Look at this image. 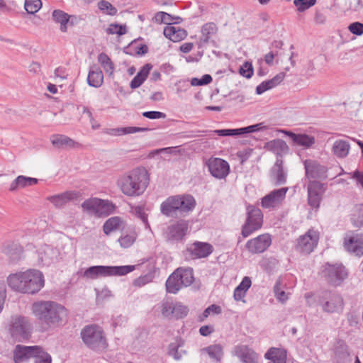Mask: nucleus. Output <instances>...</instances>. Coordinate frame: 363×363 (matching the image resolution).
Instances as JSON below:
<instances>
[{"label": "nucleus", "instance_id": "nucleus-25", "mask_svg": "<svg viewBox=\"0 0 363 363\" xmlns=\"http://www.w3.org/2000/svg\"><path fill=\"white\" fill-rule=\"evenodd\" d=\"M80 194L75 191H67L62 194L51 196L48 199L55 207L61 208L70 201L77 200Z\"/></svg>", "mask_w": 363, "mask_h": 363}, {"label": "nucleus", "instance_id": "nucleus-58", "mask_svg": "<svg viewBox=\"0 0 363 363\" xmlns=\"http://www.w3.org/2000/svg\"><path fill=\"white\" fill-rule=\"evenodd\" d=\"M265 128L266 127L263 125V123H259L249 126L240 128V134L241 135L243 134L255 133L260 130H263L265 129Z\"/></svg>", "mask_w": 363, "mask_h": 363}, {"label": "nucleus", "instance_id": "nucleus-41", "mask_svg": "<svg viewBox=\"0 0 363 363\" xmlns=\"http://www.w3.org/2000/svg\"><path fill=\"white\" fill-rule=\"evenodd\" d=\"M22 252V248L14 243L7 244L3 248V252L13 260L19 259Z\"/></svg>", "mask_w": 363, "mask_h": 363}, {"label": "nucleus", "instance_id": "nucleus-13", "mask_svg": "<svg viewBox=\"0 0 363 363\" xmlns=\"http://www.w3.org/2000/svg\"><path fill=\"white\" fill-rule=\"evenodd\" d=\"M213 252V247L211 244L196 241L186 247L184 256L186 260L197 259L208 257Z\"/></svg>", "mask_w": 363, "mask_h": 363}, {"label": "nucleus", "instance_id": "nucleus-47", "mask_svg": "<svg viewBox=\"0 0 363 363\" xmlns=\"http://www.w3.org/2000/svg\"><path fill=\"white\" fill-rule=\"evenodd\" d=\"M98 8L103 13L106 15L115 16L117 13V9L106 0L99 1Z\"/></svg>", "mask_w": 363, "mask_h": 363}, {"label": "nucleus", "instance_id": "nucleus-12", "mask_svg": "<svg viewBox=\"0 0 363 363\" xmlns=\"http://www.w3.org/2000/svg\"><path fill=\"white\" fill-rule=\"evenodd\" d=\"M320 304L327 313H340L344 307L342 297L336 291H325L322 293Z\"/></svg>", "mask_w": 363, "mask_h": 363}, {"label": "nucleus", "instance_id": "nucleus-46", "mask_svg": "<svg viewBox=\"0 0 363 363\" xmlns=\"http://www.w3.org/2000/svg\"><path fill=\"white\" fill-rule=\"evenodd\" d=\"M281 281L280 279L277 280L274 286V294L276 298L281 303L286 302L289 299V293H286L281 287Z\"/></svg>", "mask_w": 363, "mask_h": 363}, {"label": "nucleus", "instance_id": "nucleus-33", "mask_svg": "<svg viewBox=\"0 0 363 363\" xmlns=\"http://www.w3.org/2000/svg\"><path fill=\"white\" fill-rule=\"evenodd\" d=\"M264 358L273 363H286V351L283 348L271 347L264 354Z\"/></svg>", "mask_w": 363, "mask_h": 363}, {"label": "nucleus", "instance_id": "nucleus-10", "mask_svg": "<svg viewBox=\"0 0 363 363\" xmlns=\"http://www.w3.org/2000/svg\"><path fill=\"white\" fill-rule=\"evenodd\" d=\"M135 269V265H96L87 268L84 272V276L90 279H96L101 277H108L114 276H124L128 274V273H130Z\"/></svg>", "mask_w": 363, "mask_h": 363}, {"label": "nucleus", "instance_id": "nucleus-60", "mask_svg": "<svg viewBox=\"0 0 363 363\" xmlns=\"http://www.w3.org/2000/svg\"><path fill=\"white\" fill-rule=\"evenodd\" d=\"M152 68V65L151 64H145L137 73V77L139 78L143 83L146 80Z\"/></svg>", "mask_w": 363, "mask_h": 363}, {"label": "nucleus", "instance_id": "nucleus-6", "mask_svg": "<svg viewBox=\"0 0 363 363\" xmlns=\"http://www.w3.org/2000/svg\"><path fill=\"white\" fill-rule=\"evenodd\" d=\"M80 336L84 345L91 350L101 351L108 346L105 333L99 325H85L81 330Z\"/></svg>", "mask_w": 363, "mask_h": 363}, {"label": "nucleus", "instance_id": "nucleus-24", "mask_svg": "<svg viewBox=\"0 0 363 363\" xmlns=\"http://www.w3.org/2000/svg\"><path fill=\"white\" fill-rule=\"evenodd\" d=\"M145 274L140 276L134 281V285L141 287L153 281L159 274V268L156 266V262L154 259L147 261L145 265Z\"/></svg>", "mask_w": 363, "mask_h": 363}, {"label": "nucleus", "instance_id": "nucleus-48", "mask_svg": "<svg viewBox=\"0 0 363 363\" xmlns=\"http://www.w3.org/2000/svg\"><path fill=\"white\" fill-rule=\"evenodd\" d=\"M199 133H206L208 132L214 133L218 136L225 137V136H237L240 135V128L235 129H218L214 130H199Z\"/></svg>", "mask_w": 363, "mask_h": 363}, {"label": "nucleus", "instance_id": "nucleus-50", "mask_svg": "<svg viewBox=\"0 0 363 363\" xmlns=\"http://www.w3.org/2000/svg\"><path fill=\"white\" fill-rule=\"evenodd\" d=\"M99 203H100V199L98 198H91L86 199L82 203V208L84 211H92L96 216L97 207L99 206Z\"/></svg>", "mask_w": 363, "mask_h": 363}, {"label": "nucleus", "instance_id": "nucleus-30", "mask_svg": "<svg viewBox=\"0 0 363 363\" xmlns=\"http://www.w3.org/2000/svg\"><path fill=\"white\" fill-rule=\"evenodd\" d=\"M284 77L285 74L284 72H280L274 76L272 79L262 82L256 87V94L257 95H261L266 91L276 87L280 84V83L284 80Z\"/></svg>", "mask_w": 363, "mask_h": 363}, {"label": "nucleus", "instance_id": "nucleus-16", "mask_svg": "<svg viewBox=\"0 0 363 363\" xmlns=\"http://www.w3.org/2000/svg\"><path fill=\"white\" fill-rule=\"evenodd\" d=\"M271 244V236L266 233L249 240L245 244V247L251 254H260L264 252Z\"/></svg>", "mask_w": 363, "mask_h": 363}, {"label": "nucleus", "instance_id": "nucleus-35", "mask_svg": "<svg viewBox=\"0 0 363 363\" xmlns=\"http://www.w3.org/2000/svg\"><path fill=\"white\" fill-rule=\"evenodd\" d=\"M148 130H150L148 128L128 126L109 129L108 131V134L113 136H121L139 132H146Z\"/></svg>", "mask_w": 363, "mask_h": 363}, {"label": "nucleus", "instance_id": "nucleus-29", "mask_svg": "<svg viewBox=\"0 0 363 363\" xmlns=\"http://www.w3.org/2000/svg\"><path fill=\"white\" fill-rule=\"evenodd\" d=\"M104 82V74L100 67L97 65L90 67L88 76L87 83L90 86L99 88Z\"/></svg>", "mask_w": 363, "mask_h": 363}, {"label": "nucleus", "instance_id": "nucleus-38", "mask_svg": "<svg viewBox=\"0 0 363 363\" xmlns=\"http://www.w3.org/2000/svg\"><path fill=\"white\" fill-rule=\"evenodd\" d=\"M267 148L277 155L286 153L289 150L286 143L281 139L273 140L267 143Z\"/></svg>", "mask_w": 363, "mask_h": 363}, {"label": "nucleus", "instance_id": "nucleus-15", "mask_svg": "<svg viewBox=\"0 0 363 363\" xmlns=\"http://www.w3.org/2000/svg\"><path fill=\"white\" fill-rule=\"evenodd\" d=\"M39 345L26 346L16 345L13 350L14 363H27L38 354Z\"/></svg>", "mask_w": 363, "mask_h": 363}, {"label": "nucleus", "instance_id": "nucleus-7", "mask_svg": "<svg viewBox=\"0 0 363 363\" xmlns=\"http://www.w3.org/2000/svg\"><path fill=\"white\" fill-rule=\"evenodd\" d=\"M320 274L322 279L330 286H341L349 277V270L342 262L323 263Z\"/></svg>", "mask_w": 363, "mask_h": 363}, {"label": "nucleus", "instance_id": "nucleus-17", "mask_svg": "<svg viewBox=\"0 0 363 363\" xmlns=\"http://www.w3.org/2000/svg\"><path fill=\"white\" fill-rule=\"evenodd\" d=\"M206 164L211 174L215 178L224 179L230 172V165L223 159L210 158Z\"/></svg>", "mask_w": 363, "mask_h": 363}, {"label": "nucleus", "instance_id": "nucleus-14", "mask_svg": "<svg viewBox=\"0 0 363 363\" xmlns=\"http://www.w3.org/2000/svg\"><path fill=\"white\" fill-rule=\"evenodd\" d=\"M188 229V222L184 220H180L177 223L167 226L164 233V235L168 242L177 243L184 240Z\"/></svg>", "mask_w": 363, "mask_h": 363}, {"label": "nucleus", "instance_id": "nucleus-40", "mask_svg": "<svg viewBox=\"0 0 363 363\" xmlns=\"http://www.w3.org/2000/svg\"><path fill=\"white\" fill-rule=\"evenodd\" d=\"M153 19L157 23H165L172 26V23H175L174 21L181 20L182 18L179 16H173L164 11H159L155 13Z\"/></svg>", "mask_w": 363, "mask_h": 363}, {"label": "nucleus", "instance_id": "nucleus-62", "mask_svg": "<svg viewBox=\"0 0 363 363\" xmlns=\"http://www.w3.org/2000/svg\"><path fill=\"white\" fill-rule=\"evenodd\" d=\"M107 32L110 34H117L118 35H122L126 33V27L119 25H110L109 28L107 29Z\"/></svg>", "mask_w": 363, "mask_h": 363}, {"label": "nucleus", "instance_id": "nucleus-52", "mask_svg": "<svg viewBox=\"0 0 363 363\" xmlns=\"http://www.w3.org/2000/svg\"><path fill=\"white\" fill-rule=\"evenodd\" d=\"M38 354L33 357V363H52L51 355L41 346L39 347Z\"/></svg>", "mask_w": 363, "mask_h": 363}, {"label": "nucleus", "instance_id": "nucleus-39", "mask_svg": "<svg viewBox=\"0 0 363 363\" xmlns=\"http://www.w3.org/2000/svg\"><path fill=\"white\" fill-rule=\"evenodd\" d=\"M114 205L108 200L100 199V203L97 207L96 216L98 217H106L114 211Z\"/></svg>", "mask_w": 363, "mask_h": 363}, {"label": "nucleus", "instance_id": "nucleus-31", "mask_svg": "<svg viewBox=\"0 0 363 363\" xmlns=\"http://www.w3.org/2000/svg\"><path fill=\"white\" fill-rule=\"evenodd\" d=\"M52 18L55 22L60 23V30L62 32L67 31V24L73 25L74 20H77L75 16H69L62 10H55L52 12Z\"/></svg>", "mask_w": 363, "mask_h": 363}, {"label": "nucleus", "instance_id": "nucleus-20", "mask_svg": "<svg viewBox=\"0 0 363 363\" xmlns=\"http://www.w3.org/2000/svg\"><path fill=\"white\" fill-rule=\"evenodd\" d=\"M312 233H315V231L309 230L306 234L298 238L296 245V248L298 251L306 255L313 251L316 246L318 239L315 235H312Z\"/></svg>", "mask_w": 363, "mask_h": 363}, {"label": "nucleus", "instance_id": "nucleus-18", "mask_svg": "<svg viewBox=\"0 0 363 363\" xmlns=\"http://www.w3.org/2000/svg\"><path fill=\"white\" fill-rule=\"evenodd\" d=\"M189 308L181 302L164 303L162 308V313L167 318H174L177 320L182 319L187 316Z\"/></svg>", "mask_w": 363, "mask_h": 363}, {"label": "nucleus", "instance_id": "nucleus-63", "mask_svg": "<svg viewBox=\"0 0 363 363\" xmlns=\"http://www.w3.org/2000/svg\"><path fill=\"white\" fill-rule=\"evenodd\" d=\"M276 202L274 199L272 197L270 194L264 196L261 201V206L262 208H269L272 207H274L276 205Z\"/></svg>", "mask_w": 363, "mask_h": 363}, {"label": "nucleus", "instance_id": "nucleus-28", "mask_svg": "<svg viewBox=\"0 0 363 363\" xmlns=\"http://www.w3.org/2000/svg\"><path fill=\"white\" fill-rule=\"evenodd\" d=\"M163 33L165 38L174 43L180 42L187 36V32L185 29L173 26H167L164 28Z\"/></svg>", "mask_w": 363, "mask_h": 363}, {"label": "nucleus", "instance_id": "nucleus-11", "mask_svg": "<svg viewBox=\"0 0 363 363\" xmlns=\"http://www.w3.org/2000/svg\"><path fill=\"white\" fill-rule=\"evenodd\" d=\"M263 224V214L261 210L253 206L247 207V217L242 226L241 234L243 238H247L254 232L259 230Z\"/></svg>", "mask_w": 363, "mask_h": 363}, {"label": "nucleus", "instance_id": "nucleus-27", "mask_svg": "<svg viewBox=\"0 0 363 363\" xmlns=\"http://www.w3.org/2000/svg\"><path fill=\"white\" fill-rule=\"evenodd\" d=\"M282 132L290 138L293 142L294 145L308 148L315 143V138L312 136H309L307 134L294 133L288 130H283Z\"/></svg>", "mask_w": 363, "mask_h": 363}, {"label": "nucleus", "instance_id": "nucleus-1", "mask_svg": "<svg viewBox=\"0 0 363 363\" xmlns=\"http://www.w3.org/2000/svg\"><path fill=\"white\" fill-rule=\"evenodd\" d=\"M31 311L42 333L62 325L68 316V310L54 301H35L31 306Z\"/></svg>", "mask_w": 363, "mask_h": 363}, {"label": "nucleus", "instance_id": "nucleus-56", "mask_svg": "<svg viewBox=\"0 0 363 363\" xmlns=\"http://www.w3.org/2000/svg\"><path fill=\"white\" fill-rule=\"evenodd\" d=\"M316 0H294V4L299 12H303L312 6L315 5Z\"/></svg>", "mask_w": 363, "mask_h": 363}, {"label": "nucleus", "instance_id": "nucleus-5", "mask_svg": "<svg viewBox=\"0 0 363 363\" xmlns=\"http://www.w3.org/2000/svg\"><path fill=\"white\" fill-rule=\"evenodd\" d=\"M303 164L305 176L302 182L307 189L308 204L313 208H318V162L306 160Z\"/></svg>", "mask_w": 363, "mask_h": 363}, {"label": "nucleus", "instance_id": "nucleus-43", "mask_svg": "<svg viewBox=\"0 0 363 363\" xmlns=\"http://www.w3.org/2000/svg\"><path fill=\"white\" fill-rule=\"evenodd\" d=\"M351 223L354 228L363 227V204L355 207L354 212L352 214Z\"/></svg>", "mask_w": 363, "mask_h": 363}, {"label": "nucleus", "instance_id": "nucleus-9", "mask_svg": "<svg viewBox=\"0 0 363 363\" xmlns=\"http://www.w3.org/2000/svg\"><path fill=\"white\" fill-rule=\"evenodd\" d=\"M194 281V277L192 268L179 267L166 280V291L167 293L176 294L182 288L190 286Z\"/></svg>", "mask_w": 363, "mask_h": 363}, {"label": "nucleus", "instance_id": "nucleus-55", "mask_svg": "<svg viewBox=\"0 0 363 363\" xmlns=\"http://www.w3.org/2000/svg\"><path fill=\"white\" fill-rule=\"evenodd\" d=\"M134 212L135 216L142 220L145 225V228L146 229L150 230V225L147 219V214L145 212L144 207L141 206H138L135 207Z\"/></svg>", "mask_w": 363, "mask_h": 363}, {"label": "nucleus", "instance_id": "nucleus-51", "mask_svg": "<svg viewBox=\"0 0 363 363\" xmlns=\"http://www.w3.org/2000/svg\"><path fill=\"white\" fill-rule=\"evenodd\" d=\"M42 6L40 0H26L24 8L28 13L35 14Z\"/></svg>", "mask_w": 363, "mask_h": 363}, {"label": "nucleus", "instance_id": "nucleus-23", "mask_svg": "<svg viewBox=\"0 0 363 363\" xmlns=\"http://www.w3.org/2000/svg\"><path fill=\"white\" fill-rule=\"evenodd\" d=\"M218 27L214 22H207L201 28L199 41L202 44H216Z\"/></svg>", "mask_w": 363, "mask_h": 363}, {"label": "nucleus", "instance_id": "nucleus-36", "mask_svg": "<svg viewBox=\"0 0 363 363\" xmlns=\"http://www.w3.org/2000/svg\"><path fill=\"white\" fill-rule=\"evenodd\" d=\"M350 149V145L348 141L338 140L334 143L332 151L336 157L339 158H344L348 155Z\"/></svg>", "mask_w": 363, "mask_h": 363}, {"label": "nucleus", "instance_id": "nucleus-44", "mask_svg": "<svg viewBox=\"0 0 363 363\" xmlns=\"http://www.w3.org/2000/svg\"><path fill=\"white\" fill-rule=\"evenodd\" d=\"M98 61L106 73L110 75L113 73L114 65L106 54L104 52L99 54L98 56Z\"/></svg>", "mask_w": 363, "mask_h": 363}, {"label": "nucleus", "instance_id": "nucleus-53", "mask_svg": "<svg viewBox=\"0 0 363 363\" xmlns=\"http://www.w3.org/2000/svg\"><path fill=\"white\" fill-rule=\"evenodd\" d=\"M147 337V333L144 330H138L136 331L135 338L133 340V345L135 347H143L145 346V340Z\"/></svg>", "mask_w": 363, "mask_h": 363}, {"label": "nucleus", "instance_id": "nucleus-42", "mask_svg": "<svg viewBox=\"0 0 363 363\" xmlns=\"http://www.w3.org/2000/svg\"><path fill=\"white\" fill-rule=\"evenodd\" d=\"M121 223V219L118 216L108 218L103 225V230L106 235H109L112 231L117 230Z\"/></svg>", "mask_w": 363, "mask_h": 363}, {"label": "nucleus", "instance_id": "nucleus-57", "mask_svg": "<svg viewBox=\"0 0 363 363\" xmlns=\"http://www.w3.org/2000/svg\"><path fill=\"white\" fill-rule=\"evenodd\" d=\"M288 191V187H282L280 189H274L269 194L276 203H279L285 199L286 194Z\"/></svg>", "mask_w": 363, "mask_h": 363}, {"label": "nucleus", "instance_id": "nucleus-54", "mask_svg": "<svg viewBox=\"0 0 363 363\" xmlns=\"http://www.w3.org/2000/svg\"><path fill=\"white\" fill-rule=\"evenodd\" d=\"M136 238L137 236L135 233L127 234L125 235L121 236L118 241L120 243L121 247L123 248H128L135 242Z\"/></svg>", "mask_w": 363, "mask_h": 363}, {"label": "nucleus", "instance_id": "nucleus-37", "mask_svg": "<svg viewBox=\"0 0 363 363\" xmlns=\"http://www.w3.org/2000/svg\"><path fill=\"white\" fill-rule=\"evenodd\" d=\"M201 351L207 353L210 358L216 362H220L223 356V347L219 344L209 345L202 348Z\"/></svg>", "mask_w": 363, "mask_h": 363}, {"label": "nucleus", "instance_id": "nucleus-2", "mask_svg": "<svg viewBox=\"0 0 363 363\" xmlns=\"http://www.w3.org/2000/svg\"><path fill=\"white\" fill-rule=\"evenodd\" d=\"M149 182L150 176L147 169L138 167L122 175L118 185L124 195L135 198L143 194Z\"/></svg>", "mask_w": 363, "mask_h": 363}, {"label": "nucleus", "instance_id": "nucleus-3", "mask_svg": "<svg viewBox=\"0 0 363 363\" xmlns=\"http://www.w3.org/2000/svg\"><path fill=\"white\" fill-rule=\"evenodd\" d=\"M9 286L13 291L34 294L44 286L43 273L37 269L11 274L7 277Z\"/></svg>", "mask_w": 363, "mask_h": 363}, {"label": "nucleus", "instance_id": "nucleus-19", "mask_svg": "<svg viewBox=\"0 0 363 363\" xmlns=\"http://www.w3.org/2000/svg\"><path fill=\"white\" fill-rule=\"evenodd\" d=\"M38 262L42 266H50L54 263L59 255L57 248L45 245L37 250Z\"/></svg>", "mask_w": 363, "mask_h": 363}, {"label": "nucleus", "instance_id": "nucleus-4", "mask_svg": "<svg viewBox=\"0 0 363 363\" xmlns=\"http://www.w3.org/2000/svg\"><path fill=\"white\" fill-rule=\"evenodd\" d=\"M195 206L196 201L191 195L170 196L160 204V213L166 217H174L177 212L182 214L193 211Z\"/></svg>", "mask_w": 363, "mask_h": 363}, {"label": "nucleus", "instance_id": "nucleus-64", "mask_svg": "<svg viewBox=\"0 0 363 363\" xmlns=\"http://www.w3.org/2000/svg\"><path fill=\"white\" fill-rule=\"evenodd\" d=\"M350 31L355 35H360L363 34V24L359 22H354L350 25Z\"/></svg>", "mask_w": 363, "mask_h": 363}, {"label": "nucleus", "instance_id": "nucleus-49", "mask_svg": "<svg viewBox=\"0 0 363 363\" xmlns=\"http://www.w3.org/2000/svg\"><path fill=\"white\" fill-rule=\"evenodd\" d=\"M350 354L347 348H340L335 353V363H351Z\"/></svg>", "mask_w": 363, "mask_h": 363}, {"label": "nucleus", "instance_id": "nucleus-21", "mask_svg": "<svg viewBox=\"0 0 363 363\" xmlns=\"http://www.w3.org/2000/svg\"><path fill=\"white\" fill-rule=\"evenodd\" d=\"M345 249L356 256H363V233H357L344 238Z\"/></svg>", "mask_w": 363, "mask_h": 363}, {"label": "nucleus", "instance_id": "nucleus-59", "mask_svg": "<svg viewBox=\"0 0 363 363\" xmlns=\"http://www.w3.org/2000/svg\"><path fill=\"white\" fill-rule=\"evenodd\" d=\"M239 73L241 76L247 79H250L254 74V69L252 63L249 62H245L244 64L240 67Z\"/></svg>", "mask_w": 363, "mask_h": 363}, {"label": "nucleus", "instance_id": "nucleus-61", "mask_svg": "<svg viewBox=\"0 0 363 363\" xmlns=\"http://www.w3.org/2000/svg\"><path fill=\"white\" fill-rule=\"evenodd\" d=\"M143 116L149 119H159L166 118V114L157 111H148L143 113Z\"/></svg>", "mask_w": 363, "mask_h": 363}, {"label": "nucleus", "instance_id": "nucleus-45", "mask_svg": "<svg viewBox=\"0 0 363 363\" xmlns=\"http://www.w3.org/2000/svg\"><path fill=\"white\" fill-rule=\"evenodd\" d=\"M182 344L177 341L172 342L168 347V354L172 356L175 360H180L183 354H186V351L183 350H179L182 347Z\"/></svg>", "mask_w": 363, "mask_h": 363}, {"label": "nucleus", "instance_id": "nucleus-8", "mask_svg": "<svg viewBox=\"0 0 363 363\" xmlns=\"http://www.w3.org/2000/svg\"><path fill=\"white\" fill-rule=\"evenodd\" d=\"M33 329V324L28 317L23 315H14L11 317L9 332L16 341L29 340L32 336Z\"/></svg>", "mask_w": 363, "mask_h": 363}, {"label": "nucleus", "instance_id": "nucleus-34", "mask_svg": "<svg viewBox=\"0 0 363 363\" xmlns=\"http://www.w3.org/2000/svg\"><path fill=\"white\" fill-rule=\"evenodd\" d=\"M51 143L57 148L76 147L79 145L78 143L64 135H53Z\"/></svg>", "mask_w": 363, "mask_h": 363}, {"label": "nucleus", "instance_id": "nucleus-22", "mask_svg": "<svg viewBox=\"0 0 363 363\" xmlns=\"http://www.w3.org/2000/svg\"><path fill=\"white\" fill-rule=\"evenodd\" d=\"M283 160L277 158L270 170L269 178L274 186H278L286 183L287 172L284 169Z\"/></svg>", "mask_w": 363, "mask_h": 363}, {"label": "nucleus", "instance_id": "nucleus-26", "mask_svg": "<svg viewBox=\"0 0 363 363\" xmlns=\"http://www.w3.org/2000/svg\"><path fill=\"white\" fill-rule=\"evenodd\" d=\"M235 355L242 363H258V354L247 345L238 346Z\"/></svg>", "mask_w": 363, "mask_h": 363}, {"label": "nucleus", "instance_id": "nucleus-32", "mask_svg": "<svg viewBox=\"0 0 363 363\" xmlns=\"http://www.w3.org/2000/svg\"><path fill=\"white\" fill-rule=\"evenodd\" d=\"M38 179L23 175L18 176L10 184L9 191H15L18 189L26 188L35 185Z\"/></svg>", "mask_w": 363, "mask_h": 363}]
</instances>
